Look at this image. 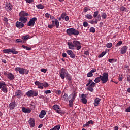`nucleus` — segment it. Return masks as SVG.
Returning <instances> with one entry per match:
<instances>
[{
	"label": "nucleus",
	"mask_w": 130,
	"mask_h": 130,
	"mask_svg": "<svg viewBox=\"0 0 130 130\" xmlns=\"http://www.w3.org/2000/svg\"><path fill=\"white\" fill-rule=\"evenodd\" d=\"M48 28H49V29H52V28H53V25H48Z\"/></svg>",
	"instance_id": "e2e57ef3"
},
{
	"label": "nucleus",
	"mask_w": 130,
	"mask_h": 130,
	"mask_svg": "<svg viewBox=\"0 0 130 130\" xmlns=\"http://www.w3.org/2000/svg\"><path fill=\"white\" fill-rule=\"evenodd\" d=\"M44 93L45 94H51V91H50V90H46L44 91Z\"/></svg>",
	"instance_id": "8fccbe9b"
},
{
	"label": "nucleus",
	"mask_w": 130,
	"mask_h": 130,
	"mask_svg": "<svg viewBox=\"0 0 130 130\" xmlns=\"http://www.w3.org/2000/svg\"><path fill=\"white\" fill-rule=\"evenodd\" d=\"M62 99L64 101H69V98H68V95L67 94H64V95L62 96Z\"/></svg>",
	"instance_id": "7c9ffc66"
},
{
	"label": "nucleus",
	"mask_w": 130,
	"mask_h": 130,
	"mask_svg": "<svg viewBox=\"0 0 130 130\" xmlns=\"http://www.w3.org/2000/svg\"><path fill=\"white\" fill-rule=\"evenodd\" d=\"M26 95L27 97H32L33 96V91L29 90L26 92Z\"/></svg>",
	"instance_id": "cd10ccee"
},
{
	"label": "nucleus",
	"mask_w": 130,
	"mask_h": 130,
	"mask_svg": "<svg viewBox=\"0 0 130 130\" xmlns=\"http://www.w3.org/2000/svg\"><path fill=\"white\" fill-rule=\"evenodd\" d=\"M120 10H121V11H122L123 12L124 11H126V8H125V7H124L123 6H122L120 8Z\"/></svg>",
	"instance_id": "3c124183"
},
{
	"label": "nucleus",
	"mask_w": 130,
	"mask_h": 130,
	"mask_svg": "<svg viewBox=\"0 0 130 130\" xmlns=\"http://www.w3.org/2000/svg\"><path fill=\"white\" fill-rule=\"evenodd\" d=\"M20 17H29V14L25 11H21L19 13Z\"/></svg>",
	"instance_id": "412c9836"
},
{
	"label": "nucleus",
	"mask_w": 130,
	"mask_h": 130,
	"mask_svg": "<svg viewBox=\"0 0 130 130\" xmlns=\"http://www.w3.org/2000/svg\"><path fill=\"white\" fill-rule=\"evenodd\" d=\"M127 82H130V76L127 75Z\"/></svg>",
	"instance_id": "052dcab7"
},
{
	"label": "nucleus",
	"mask_w": 130,
	"mask_h": 130,
	"mask_svg": "<svg viewBox=\"0 0 130 130\" xmlns=\"http://www.w3.org/2000/svg\"><path fill=\"white\" fill-rule=\"evenodd\" d=\"M88 122L89 124H93V123H94V121H93L92 120H90V121H88Z\"/></svg>",
	"instance_id": "69168bd1"
},
{
	"label": "nucleus",
	"mask_w": 130,
	"mask_h": 130,
	"mask_svg": "<svg viewBox=\"0 0 130 130\" xmlns=\"http://www.w3.org/2000/svg\"><path fill=\"white\" fill-rule=\"evenodd\" d=\"M106 47H107V48H111V47H112V43H108L106 45Z\"/></svg>",
	"instance_id": "c9c22d12"
},
{
	"label": "nucleus",
	"mask_w": 130,
	"mask_h": 130,
	"mask_svg": "<svg viewBox=\"0 0 130 130\" xmlns=\"http://www.w3.org/2000/svg\"><path fill=\"white\" fill-rule=\"evenodd\" d=\"M88 22L86 21L83 22L84 27H88Z\"/></svg>",
	"instance_id": "603ef678"
},
{
	"label": "nucleus",
	"mask_w": 130,
	"mask_h": 130,
	"mask_svg": "<svg viewBox=\"0 0 130 130\" xmlns=\"http://www.w3.org/2000/svg\"><path fill=\"white\" fill-rule=\"evenodd\" d=\"M101 16H102V19H106V17H107V15H106V13H102Z\"/></svg>",
	"instance_id": "e433bc0d"
},
{
	"label": "nucleus",
	"mask_w": 130,
	"mask_h": 130,
	"mask_svg": "<svg viewBox=\"0 0 130 130\" xmlns=\"http://www.w3.org/2000/svg\"><path fill=\"white\" fill-rule=\"evenodd\" d=\"M36 7L38 9H44V6L41 4L36 5Z\"/></svg>",
	"instance_id": "f704fd0d"
},
{
	"label": "nucleus",
	"mask_w": 130,
	"mask_h": 130,
	"mask_svg": "<svg viewBox=\"0 0 130 130\" xmlns=\"http://www.w3.org/2000/svg\"><path fill=\"white\" fill-rule=\"evenodd\" d=\"M55 24L56 28H58V27H59V22H58L57 19L55 20Z\"/></svg>",
	"instance_id": "72a5a7b5"
},
{
	"label": "nucleus",
	"mask_w": 130,
	"mask_h": 130,
	"mask_svg": "<svg viewBox=\"0 0 130 130\" xmlns=\"http://www.w3.org/2000/svg\"><path fill=\"white\" fill-rule=\"evenodd\" d=\"M35 84L36 85V86H38L39 89H43V83H40L39 81H36L35 82Z\"/></svg>",
	"instance_id": "f3484780"
},
{
	"label": "nucleus",
	"mask_w": 130,
	"mask_h": 130,
	"mask_svg": "<svg viewBox=\"0 0 130 130\" xmlns=\"http://www.w3.org/2000/svg\"><path fill=\"white\" fill-rule=\"evenodd\" d=\"M29 37V35L24 36L22 37V39H24V40H27Z\"/></svg>",
	"instance_id": "49530a36"
},
{
	"label": "nucleus",
	"mask_w": 130,
	"mask_h": 130,
	"mask_svg": "<svg viewBox=\"0 0 130 130\" xmlns=\"http://www.w3.org/2000/svg\"><path fill=\"white\" fill-rule=\"evenodd\" d=\"M122 44V41H119L117 44L116 45V47H118L119 46H120V45Z\"/></svg>",
	"instance_id": "a19ab883"
},
{
	"label": "nucleus",
	"mask_w": 130,
	"mask_h": 130,
	"mask_svg": "<svg viewBox=\"0 0 130 130\" xmlns=\"http://www.w3.org/2000/svg\"><path fill=\"white\" fill-rule=\"evenodd\" d=\"M85 19H88V20H91L93 19V16L91 14H86L85 15Z\"/></svg>",
	"instance_id": "c85d7f7f"
},
{
	"label": "nucleus",
	"mask_w": 130,
	"mask_h": 130,
	"mask_svg": "<svg viewBox=\"0 0 130 130\" xmlns=\"http://www.w3.org/2000/svg\"><path fill=\"white\" fill-rule=\"evenodd\" d=\"M66 16H67V14L62 13L61 15V18H62V20H64V18H66Z\"/></svg>",
	"instance_id": "de8ad7c7"
},
{
	"label": "nucleus",
	"mask_w": 130,
	"mask_h": 130,
	"mask_svg": "<svg viewBox=\"0 0 130 130\" xmlns=\"http://www.w3.org/2000/svg\"><path fill=\"white\" fill-rule=\"evenodd\" d=\"M67 53L70 56L71 58H75V57H76V55L74 54L72 50H67Z\"/></svg>",
	"instance_id": "2eb2a0df"
},
{
	"label": "nucleus",
	"mask_w": 130,
	"mask_h": 130,
	"mask_svg": "<svg viewBox=\"0 0 130 130\" xmlns=\"http://www.w3.org/2000/svg\"><path fill=\"white\" fill-rule=\"evenodd\" d=\"M16 43H22V42H23V40L21 39H16Z\"/></svg>",
	"instance_id": "09e8293b"
},
{
	"label": "nucleus",
	"mask_w": 130,
	"mask_h": 130,
	"mask_svg": "<svg viewBox=\"0 0 130 130\" xmlns=\"http://www.w3.org/2000/svg\"><path fill=\"white\" fill-rule=\"evenodd\" d=\"M76 96H77V93L73 92L69 96L68 98L69 99H71V100L74 101L75 98H76Z\"/></svg>",
	"instance_id": "6ab92c4d"
},
{
	"label": "nucleus",
	"mask_w": 130,
	"mask_h": 130,
	"mask_svg": "<svg viewBox=\"0 0 130 130\" xmlns=\"http://www.w3.org/2000/svg\"><path fill=\"white\" fill-rule=\"evenodd\" d=\"M6 10L7 11V12H10L12 10V5H11V3H7L6 4Z\"/></svg>",
	"instance_id": "a211bd4d"
},
{
	"label": "nucleus",
	"mask_w": 130,
	"mask_h": 130,
	"mask_svg": "<svg viewBox=\"0 0 130 130\" xmlns=\"http://www.w3.org/2000/svg\"><path fill=\"white\" fill-rule=\"evenodd\" d=\"M66 78H67L69 81L72 80V77H71V75L69 74V73H68V75L66 76Z\"/></svg>",
	"instance_id": "c03bdc74"
},
{
	"label": "nucleus",
	"mask_w": 130,
	"mask_h": 130,
	"mask_svg": "<svg viewBox=\"0 0 130 130\" xmlns=\"http://www.w3.org/2000/svg\"><path fill=\"white\" fill-rule=\"evenodd\" d=\"M26 2L28 4H31V3H33V0H26Z\"/></svg>",
	"instance_id": "4d7b16f0"
},
{
	"label": "nucleus",
	"mask_w": 130,
	"mask_h": 130,
	"mask_svg": "<svg viewBox=\"0 0 130 130\" xmlns=\"http://www.w3.org/2000/svg\"><path fill=\"white\" fill-rule=\"evenodd\" d=\"M105 54H106V52H103L101 54L99 55V57H103Z\"/></svg>",
	"instance_id": "ea45409f"
},
{
	"label": "nucleus",
	"mask_w": 130,
	"mask_h": 130,
	"mask_svg": "<svg viewBox=\"0 0 130 130\" xmlns=\"http://www.w3.org/2000/svg\"><path fill=\"white\" fill-rule=\"evenodd\" d=\"M24 26L25 25L24 24V23L21 21L20 22L17 21L16 23V26L18 29H22V28H23V27H24Z\"/></svg>",
	"instance_id": "4468645a"
},
{
	"label": "nucleus",
	"mask_w": 130,
	"mask_h": 130,
	"mask_svg": "<svg viewBox=\"0 0 130 130\" xmlns=\"http://www.w3.org/2000/svg\"><path fill=\"white\" fill-rule=\"evenodd\" d=\"M74 102V101L70 100L69 102V105L70 107H72L73 106V103Z\"/></svg>",
	"instance_id": "58836bf2"
},
{
	"label": "nucleus",
	"mask_w": 130,
	"mask_h": 130,
	"mask_svg": "<svg viewBox=\"0 0 130 130\" xmlns=\"http://www.w3.org/2000/svg\"><path fill=\"white\" fill-rule=\"evenodd\" d=\"M87 77L88 78H90L91 77H93V73L90 71L88 74H87Z\"/></svg>",
	"instance_id": "37998d69"
},
{
	"label": "nucleus",
	"mask_w": 130,
	"mask_h": 130,
	"mask_svg": "<svg viewBox=\"0 0 130 130\" xmlns=\"http://www.w3.org/2000/svg\"><path fill=\"white\" fill-rule=\"evenodd\" d=\"M15 107H16V104H15V102H13L10 104L9 108L10 109H14Z\"/></svg>",
	"instance_id": "bb28decb"
},
{
	"label": "nucleus",
	"mask_w": 130,
	"mask_h": 130,
	"mask_svg": "<svg viewBox=\"0 0 130 130\" xmlns=\"http://www.w3.org/2000/svg\"><path fill=\"white\" fill-rule=\"evenodd\" d=\"M22 47L24 49H26V50L30 51L32 49V48H31V47H28L24 45H22Z\"/></svg>",
	"instance_id": "473e14b6"
},
{
	"label": "nucleus",
	"mask_w": 130,
	"mask_h": 130,
	"mask_svg": "<svg viewBox=\"0 0 130 130\" xmlns=\"http://www.w3.org/2000/svg\"><path fill=\"white\" fill-rule=\"evenodd\" d=\"M66 32L68 35L70 36L72 35H79V31L76 30L75 28H69L66 30Z\"/></svg>",
	"instance_id": "39448f33"
},
{
	"label": "nucleus",
	"mask_w": 130,
	"mask_h": 130,
	"mask_svg": "<svg viewBox=\"0 0 130 130\" xmlns=\"http://www.w3.org/2000/svg\"><path fill=\"white\" fill-rule=\"evenodd\" d=\"M113 60H114V59H109L108 61H109V62H110V63H112Z\"/></svg>",
	"instance_id": "680f3d73"
},
{
	"label": "nucleus",
	"mask_w": 130,
	"mask_h": 130,
	"mask_svg": "<svg viewBox=\"0 0 130 130\" xmlns=\"http://www.w3.org/2000/svg\"><path fill=\"white\" fill-rule=\"evenodd\" d=\"M23 95H24V93H23L22 91H21L20 90H19L16 91V92H15V96H16V97L20 99V98H21L22 96H23Z\"/></svg>",
	"instance_id": "ddd939ff"
},
{
	"label": "nucleus",
	"mask_w": 130,
	"mask_h": 130,
	"mask_svg": "<svg viewBox=\"0 0 130 130\" xmlns=\"http://www.w3.org/2000/svg\"><path fill=\"white\" fill-rule=\"evenodd\" d=\"M60 77L62 80H64V78L68 76V74H69V72H68V71L62 68L59 71Z\"/></svg>",
	"instance_id": "7ed1b4c3"
},
{
	"label": "nucleus",
	"mask_w": 130,
	"mask_h": 130,
	"mask_svg": "<svg viewBox=\"0 0 130 130\" xmlns=\"http://www.w3.org/2000/svg\"><path fill=\"white\" fill-rule=\"evenodd\" d=\"M100 81H101V75L98 77H96L95 80H94V82L95 83H99L100 82Z\"/></svg>",
	"instance_id": "2f4dec72"
},
{
	"label": "nucleus",
	"mask_w": 130,
	"mask_h": 130,
	"mask_svg": "<svg viewBox=\"0 0 130 130\" xmlns=\"http://www.w3.org/2000/svg\"><path fill=\"white\" fill-rule=\"evenodd\" d=\"M22 110L24 113H30L31 112V110L25 108H22Z\"/></svg>",
	"instance_id": "a878e982"
},
{
	"label": "nucleus",
	"mask_w": 130,
	"mask_h": 130,
	"mask_svg": "<svg viewBox=\"0 0 130 130\" xmlns=\"http://www.w3.org/2000/svg\"><path fill=\"white\" fill-rule=\"evenodd\" d=\"M126 112H130V106L125 109Z\"/></svg>",
	"instance_id": "6e6d98bb"
},
{
	"label": "nucleus",
	"mask_w": 130,
	"mask_h": 130,
	"mask_svg": "<svg viewBox=\"0 0 130 130\" xmlns=\"http://www.w3.org/2000/svg\"><path fill=\"white\" fill-rule=\"evenodd\" d=\"M90 124L88 123V122H87L85 124H84L83 125V127H86V126H89V125Z\"/></svg>",
	"instance_id": "bf43d9fd"
},
{
	"label": "nucleus",
	"mask_w": 130,
	"mask_h": 130,
	"mask_svg": "<svg viewBox=\"0 0 130 130\" xmlns=\"http://www.w3.org/2000/svg\"><path fill=\"white\" fill-rule=\"evenodd\" d=\"M3 52L4 53H7L8 54H9V53H13V54H18V53H19V52H18V51H16L15 50H14V49H5L3 50Z\"/></svg>",
	"instance_id": "423d86ee"
},
{
	"label": "nucleus",
	"mask_w": 130,
	"mask_h": 130,
	"mask_svg": "<svg viewBox=\"0 0 130 130\" xmlns=\"http://www.w3.org/2000/svg\"><path fill=\"white\" fill-rule=\"evenodd\" d=\"M99 14V11H96L94 12L93 14V17L95 20H97L98 21H100V20H101V16Z\"/></svg>",
	"instance_id": "9b49d317"
},
{
	"label": "nucleus",
	"mask_w": 130,
	"mask_h": 130,
	"mask_svg": "<svg viewBox=\"0 0 130 130\" xmlns=\"http://www.w3.org/2000/svg\"><path fill=\"white\" fill-rule=\"evenodd\" d=\"M60 129V126L59 125H57L55 126L53 128L50 130H59Z\"/></svg>",
	"instance_id": "c756f323"
},
{
	"label": "nucleus",
	"mask_w": 130,
	"mask_h": 130,
	"mask_svg": "<svg viewBox=\"0 0 130 130\" xmlns=\"http://www.w3.org/2000/svg\"><path fill=\"white\" fill-rule=\"evenodd\" d=\"M68 45L69 49H77V50H80L82 48L81 43L78 41H73V42H68Z\"/></svg>",
	"instance_id": "f257e3e1"
},
{
	"label": "nucleus",
	"mask_w": 130,
	"mask_h": 130,
	"mask_svg": "<svg viewBox=\"0 0 130 130\" xmlns=\"http://www.w3.org/2000/svg\"><path fill=\"white\" fill-rule=\"evenodd\" d=\"M53 109L55 110L57 113H59V114H60V113H62V111H61V110H60V107L57 105H54L53 106Z\"/></svg>",
	"instance_id": "9d476101"
},
{
	"label": "nucleus",
	"mask_w": 130,
	"mask_h": 130,
	"mask_svg": "<svg viewBox=\"0 0 130 130\" xmlns=\"http://www.w3.org/2000/svg\"><path fill=\"white\" fill-rule=\"evenodd\" d=\"M90 72H91V73L93 74V73L96 72V69H93L92 70H91Z\"/></svg>",
	"instance_id": "338daca9"
},
{
	"label": "nucleus",
	"mask_w": 130,
	"mask_h": 130,
	"mask_svg": "<svg viewBox=\"0 0 130 130\" xmlns=\"http://www.w3.org/2000/svg\"><path fill=\"white\" fill-rule=\"evenodd\" d=\"M62 56H63V57H67V53H63L62 54Z\"/></svg>",
	"instance_id": "774afa93"
},
{
	"label": "nucleus",
	"mask_w": 130,
	"mask_h": 130,
	"mask_svg": "<svg viewBox=\"0 0 130 130\" xmlns=\"http://www.w3.org/2000/svg\"><path fill=\"white\" fill-rule=\"evenodd\" d=\"M0 89L4 93H8V89L5 82H0Z\"/></svg>",
	"instance_id": "0eeeda50"
},
{
	"label": "nucleus",
	"mask_w": 130,
	"mask_h": 130,
	"mask_svg": "<svg viewBox=\"0 0 130 130\" xmlns=\"http://www.w3.org/2000/svg\"><path fill=\"white\" fill-rule=\"evenodd\" d=\"M41 71L43 73H46L47 70L46 69H41Z\"/></svg>",
	"instance_id": "0e129e2a"
},
{
	"label": "nucleus",
	"mask_w": 130,
	"mask_h": 130,
	"mask_svg": "<svg viewBox=\"0 0 130 130\" xmlns=\"http://www.w3.org/2000/svg\"><path fill=\"white\" fill-rule=\"evenodd\" d=\"M49 85L47 82L43 83V87H44V88H47Z\"/></svg>",
	"instance_id": "79ce46f5"
},
{
	"label": "nucleus",
	"mask_w": 130,
	"mask_h": 130,
	"mask_svg": "<svg viewBox=\"0 0 130 130\" xmlns=\"http://www.w3.org/2000/svg\"><path fill=\"white\" fill-rule=\"evenodd\" d=\"M101 81L102 84H105L108 82V73L105 72L101 75Z\"/></svg>",
	"instance_id": "20e7f679"
},
{
	"label": "nucleus",
	"mask_w": 130,
	"mask_h": 130,
	"mask_svg": "<svg viewBox=\"0 0 130 130\" xmlns=\"http://www.w3.org/2000/svg\"><path fill=\"white\" fill-rule=\"evenodd\" d=\"M4 75L5 76H6L8 79H9V80H10V81H12L13 79H15V76L12 73L8 74L6 72H5Z\"/></svg>",
	"instance_id": "f8f14e48"
},
{
	"label": "nucleus",
	"mask_w": 130,
	"mask_h": 130,
	"mask_svg": "<svg viewBox=\"0 0 130 130\" xmlns=\"http://www.w3.org/2000/svg\"><path fill=\"white\" fill-rule=\"evenodd\" d=\"M127 46H123L122 48L121 49V54H124V53H126V51L127 50Z\"/></svg>",
	"instance_id": "5701e85b"
},
{
	"label": "nucleus",
	"mask_w": 130,
	"mask_h": 130,
	"mask_svg": "<svg viewBox=\"0 0 130 130\" xmlns=\"http://www.w3.org/2000/svg\"><path fill=\"white\" fill-rule=\"evenodd\" d=\"M38 92L32 91V96H34V97H36V96H38Z\"/></svg>",
	"instance_id": "a18cd8bd"
},
{
	"label": "nucleus",
	"mask_w": 130,
	"mask_h": 130,
	"mask_svg": "<svg viewBox=\"0 0 130 130\" xmlns=\"http://www.w3.org/2000/svg\"><path fill=\"white\" fill-rule=\"evenodd\" d=\"M64 19L65 21H66V22H68V21H69L70 18H69V16H66Z\"/></svg>",
	"instance_id": "13d9d810"
},
{
	"label": "nucleus",
	"mask_w": 130,
	"mask_h": 130,
	"mask_svg": "<svg viewBox=\"0 0 130 130\" xmlns=\"http://www.w3.org/2000/svg\"><path fill=\"white\" fill-rule=\"evenodd\" d=\"M14 70L15 72H19V74H21V75H24L26 73V69L23 68L16 67Z\"/></svg>",
	"instance_id": "1a4fd4ad"
},
{
	"label": "nucleus",
	"mask_w": 130,
	"mask_h": 130,
	"mask_svg": "<svg viewBox=\"0 0 130 130\" xmlns=\"http://www.w3.org/2000/svg\"><path fill=\"white\" fill-rule=\"evenodd\" d=\"M45 17L46 18H49V17H50V14H49V13H46V14H45Z\"/></svg>",
	"instance_id": "864d4df0"
},
{
	"label": "nucleus",
	"mask_w": 130,
	"mask_h": 130,
	"mask_svg": "<svg viewBox=\"0 0 130 130\" xmlns=\"http://www.w3.org/2000/svg\"><path fill=\"white\" fill-rule=\"evenodd\" d=\"M36 21H37V18L36 17L30 19L27 23V26H29V27H34V25H35V22H36Z\"/></svg>",
	"instance_id": "6e6552de"
},
{
	"label": "nucleus",
	"mask_w": 130,
	"mask_h": 130,
	"mask_svg": "<svg viewBox=\"0 0 130 130\" xmlns=\"http://www.w3.org/2000/svg\"><path fill=\"white\" fill-rule=\"evenodd\" d=\"M19 21V22H22L23 24H26V23H27V21H28V17H20Z\"/></svg>",
	"instance_id": "dca6fc26"
},
{
	"label": "nucleus",
	"mask_w": 130,
	"mask_h": 130,
	"mask_svg": "<svg viewBox=\"0 0 130 130\" xmlns=\"http://www.w3.org/2000/svg\"><path fill=\"white\" fill-rule=\"evenodd\" d=\"M28 122L30 124V127H33L35 125V121L34 120V119L30 118L29 120L28 121Z\"/></svg>",
	"instance_id": "4be33fe9"
},
{
	"label": "nucleus",
	"mask_w": 130,
	"mask_h": 130,
	"mask_svg": "<svg viewBox=\"0 0 130 130\" xmlns=\"http://www.w3.org/2000/svg\"><path fill=\"white\" fill-rule=\"evenodd\" d=\"M100 101H101V99L97 98L94 100V106H98L99 105V103H100Z\"/></svg>",
	"instance_id": "b1692460"
},
{
	"label": "nucleus",
	"mask_w": 130,
	"mask_h": 130,
	"mask_svg": "<svg viewBox=\"0 0 130 130\" xmlns=\"http://www.w3.org/2000/svg\"><path fill=\"white\" fill-rule=\"evenodd\" d=\"M89 9L87 7H85L84 9V12H85V13H87V12H88V11H89Z\"/></svg>",
	"instance_id": "5fc2aeb1"
},
{
	"label": "nucleus",
	"mask_w": 130,
	"mask_h": 130,
	"mask_svg": "<svg viewBox=\"0 0 130 130\" xmlns=\"http://www.w3.org/2000/svg\"><path fill=\"white\" fill-rule=\"evenodd\" d=\"M89 30H90V32H91V33H95V32H96V30L94 27H91Z\"/></svg>",
	"instance_id": "4c0bfd02"
},
{
	"label": "nucleus",
	"mask_w": 130,
	"mask_h": 130,
	"mask_svg": "<svg viewBox=\"0 0 130 130\" xmlns=\"http://www.w3.org/2000/svg\"><path fill=\"white\" fill-rule=\"evenodd\" d=\"M81 101L84 104H86L88 101L86 99V95L82 94L81 95Z\"/></svg>",
	"instance_id": "aec40b11"
},
{
	"label": "nucleus",
	"mask_w": 130,
	"mask_h": 130,
	"mask_svg": "<svg viewBox=\"0 0 130 130\" xmlns=\"http://www.w3.org/2000/svg\"><path fill=\"white\" fill-rule=\"evenodd\" d=\"M46 114V112H45V111L44 110H42L39 115L40 118H43V117H44Z\"/></svg>",
	"instance_id": "393cba45"
},
{
	"label": "nucleus",
	"mask_w": 130,
	"mask_h": 130,
	"mask_svg": "<svg viewBox=\"0 0 130 130\" xmlns=\"http://www.w3.org/2000/svg\"><path fill=\"white\" fill-rule=\"evenodd\" d=\"M86 86H88V90L90 92H93L94 91V87L96 86V83L93 82L92 80H89L88 83L86 84Z\"/></svg>",
	"instance_id": "f03ea898"
}]
</instances>
